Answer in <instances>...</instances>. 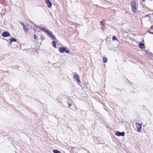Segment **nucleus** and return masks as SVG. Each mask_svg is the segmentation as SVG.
Returning <instances> with one entry per match:
<instances>
[{
  "label": "nucleus",
  "instance_id": "nucleus-3",
  "mask_svg": "<svg viewBox=\"0 0 153 153\" xmlns=\"http://www.w3.org/2000/svg\"><path fill=\"white\" fill-rule=\"evenodd\" d=\"M136 2L135 1H132L131 3V7L133 9L132 12L134 13L137 12V9L136 7Z\"/></svg>",
  "mask_w": 153,
  "mask_h": 153
},
{
  "label": "nucleus",
  "instance_id": "nucleus-10",
  "mask_svg": "<svg viewBox=\"0 0 153 153\" xmlns=\"http://www.w3.org/2000/svg\"><path fill=\"white\" fill-rule=\"evenodd\" d=\"M45 2L47 4L48 7V8H51L52 6V4L50 0H45Z\"/></svg>",
  "mask_w": 153,
  "mask_h": 153
},
{
  "label": "nucleus",
  "instance_id": "nucleus-13",
  "mask_svg": "<svg viewBox=\"0 0 153 153\" xmlns=\"http://www.w3.org/2000/svg\"><path fill=\"white\" fill-rule=\"evenodd\" d=\"M23 29L25 32L27 33L28 32L29 28L27 25H25V26H24L23 27Z\"/></svg>",
  "mask_w": 153,
  "mask_h": 153
},
{
  "label": "nucleus",
  "instance_id": "nucleus-24",
  "mask_svg": "<svg viewBox=\"0 0 153 153\" xmlns=\"http://www.w3.org/2000/svg\"><path fill=\"white\" fill-rule=\"evenodd\" d=\"M100 23V24L102 25H105V23L103 22L102 21H101Z\"/></svg>",
  "mask_w": 153,
  "mask_h": 153
},
{
  "label": "nucleus",
  "instance_id": "nucleus-1",
  "mask_svg": "<svg viewBox=\"0 0 153 153\" xmlns=\"http://www.w3.org/2000/svg\"><path fill=\"white\" fill-rule=\"evenodd\" d=\"M39 28L47 33L48 36L54 40L52 42L51 44L54 48H56V46L55 41H57V39L55 36L53 34L52 32L45 27H39Z\"/></svg>",
  "mask_w": 153,
  "mask_h": 153
},
{
  "label": "nucleus",
  "instance_id": "nucleus-5",
  "mask_svg": "<svg viewBox=\"0 0 153 153\" xmlns=\"http://www.w3.org/2000/svg\"><path fill=\"white\" fill-rule=\"evenodd\" d=\"M135 125L137 129V131L140 132L142 128V124L138 123H136Z\"/></svg>",
  "mask_w": 153,
  "mask_h": 153
},
{
  "label": "nucleus",
  "instance_id": "nucleus-16",
  "mask_svg": "<svg viewBox=\"0 0 153 153\" xmlns=\"http://www.w3.org/2000/svg\"><path fill=\"white\" fill-rule=\"evenodd\" d=\"M53 152L54 153H61L60 151L56 149H54Z\"/></svg>",
  "mask_w": 153,
  "mask_h": 153
},
{
  "label": "nucleus",
  "instance_id": "nucleus-26",
  "mask_svg": "<svg viewBox=\"0 0 153 153\" xmlns=\"http://www.w3.org/2000/svg\"><path fill=\"white\" fill-rule=\"evenodd\" d=\"M130 83L131 85L133 84V83L132 82H130Z\"/></svg>",
  "mask_w": 153,
  "mask_h": 153
},
{
  "label": "nucleus",
  "instance_id": "nucleus-27",
  "mask_svg": "<svg viewBox=\"0 0 153 153\" xmlns=\"http://www.w3.org/2000/svg\"><path fill=\"white\" fill-rule=\"evenodd\" d=\"M148 16V15H146V16H146V17H147V16Z\"/></svg>",
  "mask_w": 153,
  "mask_h": 153
},
{
  "label": "nucleus",
  "instance_id": "nucleus-14",
  "mask_svg": "<svg viewBox=\"0 0 153 153\" xmlns=\"http://www.w3.org/2000/svg\"><path fill=\"white\" fill-rule=\"evenodd\" d=\"M71 149L74 153H77V149L75 147H73L71 148Z\"/></svg>",
  "mask_w": 153,
  "mask_h": 153
},
{
  "label": "nucleus",
  "instance_id": "nucleus-7",
  "mask_svg": "<svg viewBox=\"0 0 153 153\" xmlns=\"http://www.w3.org/2000/svg\"><path fill=\"white\" fill-rule=\"evenodd\" d=\"M73 78L78 82L81 83V82L79 79V77L78 75L76 74H74L73 75Z\"/></svg>",
  "mask_w": 153,
  "mask_h": 153
},
{
  "label": "nucleus",
  "instance_id": "nucleus-22",
  "mask_svg": "<svg viewBox=\"0 0 153 153\" xmlns=\"http://www.w3.org/2000/svg\"><path fill=\"white\" fill-rule=\"evenodd\" d=\"M20 24L22 25L23 27H24V26H25V24L23 22H20Z\"/></svg>",
  "mask_w": 153,
  "mask_h": 153
},
{
  "label": "nucleus",
  "instance_id": "nucleus-11",
  "mask_svg": "<svg viewBox=\"0 0 153 153\" xmlns=\"http://www.w3.org/2000/svg\"><path fill=\"white\" fill-rule=\"evenodd\" d=\"M138 46V47L141 49H144L145 48L144 44L141 42H140L139 43Z\"/></svg>",
  "mask_w": 153,
  "mask_h": 153
},
{
  "label": "nucleus",
  "instance_id": "nucleus-2",
  "mask_svg": "<svg viewBox=\"0 0 153 153\" xmlns=\"http://www.w3.org/2000/svg\"><path fill=\"white\" fill-rule=\"evenodd\" d=\"M63 98H65V100L67 101V104L69 107H70L72 105L73 103V101L71 99L70 97H68L67 96H62Z\"/></svg>",
  "mask_w": 153,
  "mask_h": 153
},
{
  "label": "nucleus",
  "instance_id": "nucleus-23",
  "mask_svg": "<svg viewBox=\"0 0 153 153\" xmlns=\"http://www.w3.org/2000/svg\"><path fill=\"white\" fill-rule=\"evenodd\" d=\"M34 39H37V38L38 37V36H37L35 34H34Z\"/></svg>",
  "mask_w": 153,
  "mask_h": 153
},
{
  "label": "nucleus",
  "instance_id": "nucleus-19",
  "mask_svg": "<svg viewBox=\"0 0 153 153\" xmlns=\"http://www.w3.org/2000/svg\"><path fill=\"white\" fill-rule=\"evenodd\" d=\"M11 67L13 68H19L18 66H11Z\"/></svg>",
  "mask_w": 153,
  "mask_h": 153
},
{
  "label": "nucleus",
  "instance_id": "nucleus-17",
  "mask_svg": "<svg viewBox=\"0 0 153 153\" xmlns=\"http://www.w3.org/2000/svg\"><path fill=\"white\" fill-rule=\"evenodd\" d=\"M102 60L104 63L106 62L107 61V59L106 57H103Z\"/></svg>",
  "mask_w": 153,
  "mask_h": 153
},
{
  "label": "nucleus",
  "instance_id": "nucleus-12",
  "mask_svg": "<svg viewBox=\"0 0 153 153\" xmlns=\"http://www.w3.org/2000/svg\"><path fill=\"white\" fill-rule=\"evenodd\" d=\"M17 39L15 38H12L10 40V45H11V43L12 42H16Z\"/></svg>",
  "mask_w": 153,
  "mask_h": 153
},
{
  "label": "nucleus",
  "instance_id": "nucleus-25",
  "mask_svg": "<svg viewBox=\"0 0 153 153\" xmlns=\"http://www.w3.org/2000/svg\"><path fill=\"white\" fill-rule=\"evenodd\" d=\"M142 1L143 2H144L145 1V0H142Z\"/></svg>",
  "mask_w": 153,
  "mask_h": 153
},
{
  "label": "nucleus",
  "instance_id": "nucleus-9",
  "mask_svg": "<svg viewBox=\"0 0 153 153\" xmlns=\"http://www.w3.org/2000/svg\"><path fill=\"white\" fill-rule=\"evenodd\" d=\"M147 55L148 56L149 60L151 59L153 60V54L152 53L148 52L147 53Z\"/></svg>",
  "mask_w": 153,
  "mask_h": 153
},
{
  "label": "nucleus",
  "instance_id": "nucleus-28",
  "mask_svg": "<svg viewBox=\"0 0 153 153\" xmlns=\"http://www.w3.org/2000/svg\"><path fill=\"white\" fill-rule=\"evenodd\" d=\"M84 149H85V150H86V149H85V148H84Z\"/></svg>",
  "mask_w": 153,
  "mask_h": 153
},
{
  "label": "nucleus",
  "instance_id": "nucleus-15",
  "mask_svg": "<svg viewBox=\"0 0 153 153\" xmlns=\"http://www.w3.org/2000/svg\"><path fill=\"white\" fill-rule=\"evenodd\" d=\"M153 25L150 27V28H149V33H150L151 34H153V32H151V31L153 30Z\"/></svg>",
  "mask_w": 153,
  "mask_h": 153
},
{
  "label": "nucleus",
  "instance_id": "nucleus-20",
  "mask_svg": "<svg viewBox=\"0 0 153 153\" xmlns=\"http://www.w3.org/2000/svg\"><path fill=\"white\" fill-rule=\"evenodd\" d=\"M59 97H58V98H57V100L58 101L59 103H61V101L60 100H59Z\"/></svg>",
  "mask_w": 153,
  "mask_h": 153
},
{
  "label": "nucleus",
  "instance_id": "nucleus-18",
  "mask_svg": "<svg viewBox=\"0 0 153 153\" xmlns=\"http://www.w3.org/2000/svg\"><path fill=\"white\" fill-rule=\"evenodd\" d=\"M112 40L113 41H114L115 40H118V39L116 38V37L114 36H113L112 37Z\"/></svg>",
  "mask_w": 153,
  "mask_h": 153
},
{
  "label": "nucleus",
  "instance_id": "nucleus-4",
  "mask_svg": "<svg viewBox=\"0 0 153 153\" xmlns=\"http://www.w3.org/2000/svg\"><path fill=\"white\" fill-rule=\"evenodd\" d=\"M67 48L65 47H60L59 48V52L61 53H63L64 52L66 53H69L70 51L68 49H67Z\"/></svg>",
  "mask_w": 153,
  "mask_h": 153
},
{
  "label": "nucleus",
  "instance_id": "nucleus-8",
  "mask_svg": "<svg viewBox=\"0 0 153 153\" xmlns=\"http://www.w3.org/2000/svg\"><path fill=\"white\" fill-rule=\"evenodd\" d=\"M2 36L4 37H8L10 36V34L8 32L4 31L2 33Z\"/></svg>",
  "mask_w": 153,
  "mask_h": 153
},
{
  "label": "nucleus",
  "instance_id": "nucleus-6",
  "mask_svg": "<svg viewBox=\"0 0 153 153\" xmlns=\"http://www.w3.org/2000/svg\"><path fill=\"white\" fill-rule=\"evenodd\" d=\"M115 134L118 136H124L125 135V133L124 131L120 132L117 131L115 132Z\"/></svg>",
  "mask_w": 153,
  "mask_h": 153
},
{
  "label": "nucleus",
  "instance_id": "nucleus-21",
  "mask_svg": "<svg viewBox=\"0 0 153 153\" xmlns=\"http://www.w3.org/2000/svg\"><path fill=\"white\" fill-rule=\"evenodd\" d=\"M41 39L42 41V40H44L45 38L43 36H42L41 37Z\"/></svg>",
  "mask_w": 153,
  "mask_h": 153
}]
</instances>
